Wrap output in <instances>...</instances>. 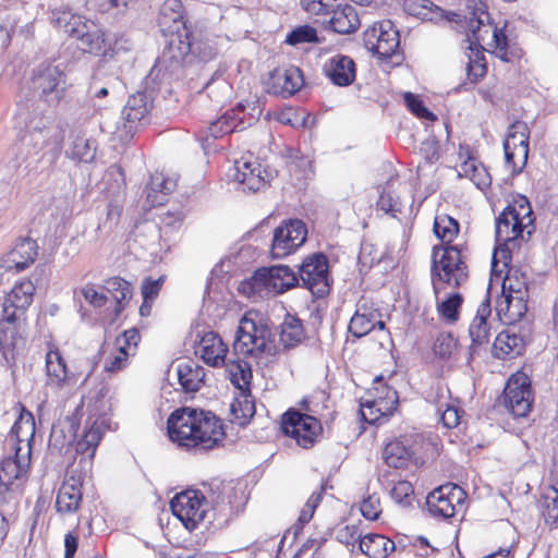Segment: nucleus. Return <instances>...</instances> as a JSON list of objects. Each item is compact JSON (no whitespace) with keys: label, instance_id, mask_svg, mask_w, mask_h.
Listing matches in <instances>:
<instances>
[{"label":"nucleus","instance_id":"f257e3e1","mask_svg":"<svg viewBox=\"0 0 558 558\" xmlns=\"http://www.w3.org/2000/svg\"><path fill=\"white\" fill-rule=\"evenodd\" d=\"M169 439L186 451H209L219 447L225 438V424L211 411L182 407L167 418Z\"/></svg>","mask_w":558,"mask_h":558},{"label":"nucleus","instance_id":"f03ea898","mask_svg":"<svg viewBox=\"0 0 558 558\" xmlns=\"http://www.w3.org/2000/svg\"><path fill=\"white\" fill-rule=\"evenodd\" d=\"M477 2L483 5L481 0H468V7L474 9V15L480 11L475 20L476 27L472 28L473 40L466 64V78L474 85L480 83L488 72L484 51L495 54L505 62H513L521 57V50L506 34V25L498 27L495 23L484 22L482 15L488 14L482 8H477Z\"/></svg>","mask_w":558,"mask_h":558},{"label":"nucleus","instance_id":"7ed1b4c3","mask_svg":"<svg viewBox=\"0 0 558 558\" xmlns=\"http://www.w3.org/2000/svg\"><path fill=\"white\" fill-rule=\"evenodd\" d=\"M234 353L265 365L277 353L269 318L257 310H248L239 322L233 342Z\"/></svg>","mask_w":558,"mask_h":558},{"label":"nucleus","instance_id":"20e7f679","mask_svg":"<svg viewBox=\"0 0 558 558\" xmlns=\"http://www.w3.org/2000/svg\"><path fill=\"white\" fill-rule=\"evenodd\" d=\"M209 506V524L223 529L242 514L248 501L246 484L238 480L211 478L203 484Z\"/></svg>","mask_w":558,"mask_h":558},{"label":"nucleus","instance_id":"39448f33","mask_svg":"<svg viewBox=\"0 0 558 558\" xmlns=\"http://www.w3.org/2000/svg\"><path fill=\"white\" fill-rule=\"evenodd\" d=\"M323 395H311L299 402V409L289 408L280 417V429L284 436L303 449H312L323 437L324 428L318 399Z\"/></svg>","mask_w":558,"mask_h":558},{"label":"nucleus","instance_id":"423d86ee","mask_svg":"<svg viewBox=\"0 0 558 558\" xmlns=\"http://www.w3.org/2000/svg\"><path fill=\"white\" fill-rule=\"evenodd\" d=\"M185 8L181 0H166L159 25L168 38L163 58L182 62L193 51L195 33L192 24L184 19Z\"/></svg>","mask_w":558,"mask_h":558},{"label":"nucleus","instance_id":"0eeeda50","mask_svg":"<svg viewBox=\"0 0 558 558\" xmlns=\"http://www.w3.org/2000/svg\"><path fill=\"white\" fill-rule=\"evenodd\" d=\"M468 252L466 242L456 243L454 246H433L430 279L435 295H438L442 284L460 288L468 281Z\"/></svg>","mask_w":558,"mask_h":558},{"label":"nucleus","instance_id":"6e6552de","mask_svg":"<svg viewBox=\"0 0 558 558\" xmlns=\"http://www.w3.org/2000/svg\"><path fill=\"white\" fill-rule=\"evenodd\" d=\"M52 23L78 43L80 49L96 57H105L111 49L110 43L101 26L82 15L74 14L66 9L52 12Z\"/></svg>","mask_w":558,"mask_h":558},{"label":"nucleus","instance_id":"1a4fd4ad","mask_svg":"<svg viewBox=\"0 0 558 558\" xmlns=\"http://www.w3.org/2000/svg\"><path fill=\"white\" fill-rule=\"evenodd\" d=\"M535 231V216L529 198L517 195L496 218V239L499 242L527 241Z\"/></svg>","mask_w":558,"mask_h":558},{"label":"nucleus","instance_id":"9d476101","mask_svg":"<svg viewBox=\"0 0 558 558\" xmlns=\"http://www.w3.org/2000/svg\"><path fill=\"white\" fill-rule=\"evenodd\" d=\"M298 275L287 265L258 268L240 282L239 293L251 298L258 295H278L298 286Z\"/></svg>","mask_w":558,"mask_h":558},{"label":"nucleus","instance_id":"9b49d317","mask_svg":"<svg viewBox=\"0 0 558 558\" xmlns=\"http://www.w3.org/2000/svg\"><path fill=\"white\" fill-rule=\"evenodd\" d=\"M364 47L380 60H390L396 64L403 61L400 48V34L389 20L375 22L363 33Z\"/></svg>","mask_w":558,"mask_h":558},{"label":"nucleus","instance_id":"f8f14e48","mask_svg":"<svg viewBox=\"0 0 558 558\" xmlns=\"http://www.w3.org/2000/svg\"><path fill=\"white\" fill-rule=\"evenodd\" d=\"M207 494L199 489H185L177 494L170 508L173 515L179 519L190 532L196 530L204 522L209 508L206 507Z\"/></svg>","mask_w":558,"mask_h":558},{"label":"nucleus","instance_id":"ddd939ff","mask_svg":"<svg viewBox=\"0 0 558 558\" xmlns=\"http://www.w3.org/2000/svg\"><path fill=\"white\" fill-rule=\"evenodd\" d=\"M530 128L526 122L515 120L509 125L504 141L505 162L511 174L520 173L527 162Z\"/></svg>","mask_w":558,"mask_h":558},{"label":"nucleus","instance_id":"4468645a","mask_svg":"<svg viewBox=\"0 0 558 558\" xmlns=\"http://www.w3.org/2000/svg\"><path fill=\"white\" fill-rule=\"evenodd\" d=\"M307 239L306 223L301 219H287L274 230L270 245L272 258L281 259L295 253Z\"/></svg>","mask_w":558,"mask_h":558},{"label":"nucleus","instance_id":"2eb2a0df","mask_svg":"<svg viewBox=\"0 0 558 558\" xmlns=\"http://www.w3.org/2000/svg\"><path fill=\"white\" fill-rule=\"evenodd\" d=\"M465 490L457 484L447 483L430 492L426 497V506L432 517L451 519L464 507Z\"/></svg>","mask_w":558,"mask_h":558},{"label":"nucleus","instance_id":"dca6fc26","mask_svg":"<svg viewBox=\"0 0 558 558\" xmlns=\"http://www.w3.org/2000/svg\"><path fill=\"white\" fill-rule=\"evenodd\" d=\"M299 277L303 287L308 289L313 295L323 298L330 291L329 262L322 253L307 255L299 269Z\"/></svg>","mask_w":558,"mask_h":558},{"label":"nucleus","instance_id":"f3484780","mask_svg":"<svg viewBox=\"0 0 558 558\" xmlns=\"http://www.w3.org/2000/svg\"><path fill=\"white\" fill-rule=\"evenodd\" d=\"M505 405L514 417H526L533 408L531 379L524 372L510 376L504 390Z\"/></svg>","mask_w":558,"mask_h":558},{"label":"nucleus","instance_id":"a211bd4d","mask_svg":"<svg viewBox=\"0 0 558 558\" xmlns=\"http://www.w3.org/2000/svg\"><path fill=\"white\" fill-rule=\"evenodd\" d=\"M64 78V73L58 66L41 64L32 71L29 89L44 102H49L52 96L51 99L58 105L63 97L64 89L59 87Z\"/></svg>","mask_w":558,"mask_h":558},{"label":"nucleus","instance_id":"6ab92c4d","mask_svg":"<svg viewBox=\"0 0 558 558\" xmlns=\"http://www.w3.org/2000/svg\"><path fill=\"white\" fill-rule=\"evenodd\" d=\"M140 341L141 333L136 328L124 330L105 352L104 371L116 374L124 369L129 359L136 354Z\"/></svg>","mask_w":558,"mask_h":558},{"label":"nucleus","instance_id":"aec40b11","mask_svg":"<svg viewBox=\"0 0 558 558\" xmlns=\"http://www.w3.org/2000/svg\"><path fill=\"white\" fill-rule=\"evenodd\" d=\"M270 171L252 153H244L235 161L234 180L243 190L258 192L264 190L271 180Z\"/></svg>","mask_w":558,"mask_h":558},{"label":"nucleus","instance_id":"412c9836","mask_svg":"<svg viewBox=\"0 0 558 558\" xmlns=\"http://www.w3.org/2000/svg\"><path fill=\"white\" fill-rule=\"evenodd\" d=\"M45 375L46 385L57 389H62L76 380L64 352L52 341L46 343Z\"/></svg>","mask_w":558,"mask_h":558},{"label":"nucleus","instance_id":"4be33fe9","mask_svg":"<svg viewBox=\"0 0 558 558\" xmlns=\"http://www.w3.org/2000/svg\"><path fill=\"white\" fill-rule=\"evenodd\" d=\"M417 440L413 436L401 435L384 446L383 460L393 469H408L411 465H418L423 460L417 456Z\"/></svg>","mask_w":558,"mask_h":558},{"label":"nucleus","instance_id":"5701e85b","mask_svg":"<svg viewBox=\"0 0 558 558\" xmlns=\"http://www.w3.org/2000/svg\"><path fill=\"white\" fill-rule=\"evenodd\" d=\"M460 178L471 180L480 190H485L492 184V177L486 166L480 160L477 151L469 144H460L458 149Z\"/></svg>","mask_w":558,"mask_h":558},{"label":"nucleus","instance_id":"b1692460","mask_svg":"<svg viewBox=\"0 0 558 558\" xmlns=\"http://www.w3.org/2000/svg\"><path fill=\"white\" fill-rule=\"evenodd\" d=\"M36 287L29 278H22L13 284L11 290L5 293L1 304V312L9 317H22L32 305Z\"/></svg>","mask_w":558,"mask_h":558},{"label":"nucleus","instance_id":"393cba45","mask_svg":"<svg viewBox=\"0 0 558 558\" xmlns=\"http://www.w3.org/2000/svg\"><path fill=\"white\" fill-rule=\"evenodd\" d=\"M38 256L37 242L29 238H20L2 256L1 267L7 271L22 272L33 265Z\"/></svg>","mask_w":558,"mask_h":558},{"label":"nucleus","instance_id":"a878e982","mask_svg":"<svg viewBox=\"0 0 558 558\" xmlns=\"http://www.w3.org/2000/svg\"><path fill=\"white\" fill-rule=\"evenodd\" d=\"M303 85V72L294 65L274 69L267 81L268 92L282 97L294 95Z\"/></svg>","mask_w":558,"mask_h":558},{"label":"nucleus","instance_id":"bb28decb","mask_svg":"<svg viewBox=\"0 0 558 558\" xmlns=\"http://www.w3.org/2000/svg\"><path fill=\"white\" fill-rule=\"evenodd\" d=\"M83 500V478L66 476L56 498V510L60 514H73L78 511Z\"/></svg>","mask_w":558,"mask_h":558},{"label":"nucleus","instance_id":"cd10ccee","mask_svg":"<svg viewBox=\"0 0 558 558\" xmlns=\"http://www.w3.org/2000/svg\"><path fill=\"white\" fill-rule=\"evenodd\" d=\"M375 328L385 330L386 325L381 320V314L378 308L363 302L360 303L354 315L349 323V332L354 338H362Z\"/></svg>","mask_w":558,"mask_h":558},{"label":"nucleus","instance_id":"c85d7f7f","mask_svg":"<svg viewBox=\"0 0 558 558\" xmlns=\"http://www.w3.org/2000/svg\"><path fill=\"white\" fill-rule=\"evenodd\" d=\"M25 337L21 329V319L9 317L1 312L0 316V352L9 361L14 359V352L20 345H24Z\"/></svg>","mask_w":558,"mask_h":558},{"label":"nucleus","instance_id":"c756f323","mask_svg":"<svg viewBox=\"0 0 558 558\" xmlns=\"http://www.w3.org/2000/svg\"><path fill=\"white\" fill-rule=\"evenodd\" d=\"M14 457L4 458L0 463V485L5 489L13 484L15 480L24 477L31 465V449L23 450L22 446H16Z\"/></svg>","mask_w":558,"mask_h":558},{"label":"nucleus","instance_id":"7c9ffc66","mask_svg":"<svg viewBox=\"0 0 558 558\" xmlns=\"http://www.w3.org/2000/svg\"><path fill=\"white\" fill-rule=\"evenodd\" d=\"M492 315L489 295L478 304L474 318L469 327L471 338L470 349L476 352L481 347L486 345L490 339V326L488 319Z\"/></svg>","mask_w":558,"mask_h":558},{"label":"nucleus","instance_id":"2f4dec72","mask_svg":"<svg viewBox=\"0 0 558 558\" xmlns=\"http://www.w3.org/2000/svg\"><path fill=\"white\" fill-rule=\"evenodd\" d=\"M228 352L229 348L227 343L214 331H208L203 335L196 350L202 361L211 367L225 366Z\"/></svg>","mask_w":558,"mask_h":558},{"label":"nucleus","instance_id":"473e14b6","mask_svg":"<svg viewBox=\"0 0 558 558\" xmlns=\"http://www.w3.org/2000/svg\"><path fill=\"white\" fill-rule=\"evenodd\" d=\"M324 73L332 84L341 87L349 86L355 80L356 64L351 57L339 53L327 60Z\"/></svg>","mask_w":558,"mask_h":558},{"label":"nucleus","instance_id":"72a5a7b5","mask_svg":"<svg viewBox=\"0 0 558 558\" xmlns=\"http://www.w3.org/2000/svg\"><path fill=\"white\" fill-rule=\"evenodd\" d=\"M527 299L525 295L500 294L496 301V313L506 325L520 322L527 312Z\"/></svg>","mask_w":558,"mask_h":558},{"label":"nucleus","instance_id":"f704fd0d","mask_svg":"<svg viewBox=\"0 0 558 558\" xmlns=\"http://www.w3.org/2000/svg\"><path fill=\"white\" fill-rule=\"evenodd\" d=\"M149 110L145 93L131 95L122 111L124 128H128L129 132L137 130L143 122L147 121Z\"/></svg>","mask_w":558,"mask_h":558},{"label":"nucleus","instance_id":"c9c22d12","mask_svg":"<svg viewBox=\"0 0 558 558\" xmlns=\"http://www.w3.org/2000/svg\"><path fill=\"white\" fill-rule=\"evenodd\" d=\"M102 428L98 422H94L75 442V451L81 457L80 462L88 464L90 468L95 458L96 450L102 439Z\"/></svg>","mask_w":558,"mask_h":558},{"label":"nucleus","instance_id":"e433bc0d","mask_svg":"<svg viewBox=\"0 0 558 558\" xmlns=\"http://www.w3.org/2000/svg\"><path fill=\"white\" fill-rule=\"evenodd\" d=\"M104 288L114 301V317L120 316L132 299V284L120 276H113L105 280Z\"/></svg>","mask_w":558,"mask_h":558},{"label":"nucleus","instance_id":"4c0bfd02","mask_svg":"<svg viewBox=\"0 0 558 558\" xmlns=\"http://www.w3.org/2000/svg\"><path fill=\"white\" fill-rule=\"evenodd\" d=\"M360 551L367 558H388L396 550V544L379 533H367L360 539Z\"/></svg>","mask_w":558,"mask_h":558},{"label":"nucleus","instance_id":"58836bf2","mask_svg":"<svg viewBox=\"0 0 558 558\" xmlns=\"http://www.w3.org/2000/svg\"><path fill=\"white\" fill-rule=\"evenodd\" d=\"M327 23L333 32L343 35L354 33L361 25L355 8L350 4H338Z\"/></svg>","mask_w":558,"mask_h":558},{"label":"nucleus","instance_id":"ea45409f","mask_svg":"<svg viewBox=\"0 0 558 558\" xmlns=\"http://www.w3.org/2000/svg\"><path fill=\"white\" fill-rule=\"evenodd\" d=\"M238 128V121L233 113L226 112L217 120L213 121L208 126L198 131V140L202 145L209 146L213 141L231 134Z\"/></svg>","mask_w":558,"mask_h":558},{"label":"nucleus","instance_id":"a19ab883","mask_svg":"<svg viewBox=\"0 0 558 558\" xmlns=\"http://www.w3.org/2000/svg\"><path fill=\"white\" fill-rule=\"evenodd\" d=\"M35 436V420L31 412L23 411L11 428L10 439L12 447L22 446L23 450L31 449V441Z\"/></svg>","mask_w":558,"mask_h":558},{"label":"nucleus","instance_id":"79ce46f5","mask_svg":"<svg viewBox=\"0 0 558 558\" xmlns=\"http://www.w3.org/2000/svg\"><path fill=\"white\" fill-rule=\"evenodd\" d=\"M256 412L251 391H240L230 405V422L241 427L246 426Z\"/></svg>","mask_w":558,"mask_h":558},{"label":"nucleus","instance_id":"37998d69","mask_svg":"<svg viewBox=\"0 0 558 558\" xmlns=\"http://www.w3.org/2000/svg\"><path fill=\"white\" fill-rule=\"evenodd\" d=\"M433 231L440 243L435 246H454V240L460 233V223L447 214L437 215L434 219Z\"/></svg>","mask_w":558,"mask_h":558},{"label":"nucleus","instance_id":"c03bdc74","mask_svg":"<svg viewBox=\"0 0 558 558\" xmlns=\"http://www.w3.org/2000/svg\"><path fill=\"white\" fill-rule=\"evenodd\" d=\"M369 398L377 401V405L384 411H396L398 407L397 391L387 385L383 377H376L373 385L365 392Z\"/></svg>","mask_w":558,"mask_h":558},{"label":"nucleus","instance_id":"a18cd8bd","mask_svg":"<svg viewBox=\"0 0 558 558\" xmlns=\"http://www.w3.org/2000/svg\"><path fill=\"white\" fill-rule=\"evenodd\" d=\"M228 378L240 391H251L253 372L251 364L244 360L235 359L225 364Z\"/></svg>","mask_w":558,"mask_h":558},{"label":"nucleus","instance_id":"49530a36","mask_svg":"<svg viewBox=\"0 0 558 558\" xmlns=\"http://www.w3.org/2000/svg\"><path fill=\"white\" fill-rule=\"evenodd\" d=\"M435 390V397L429 396L430 400L434 401L438 405V410L440 413V421L446 428H454L460 424L461 412L460 409L453 404L442 403L440 399H446V395L449 393V390L437 384L432 388Z\"/></svg>","mask_w":558,"mask_h":558},{"label":"nucleus","instance_id":"de8ad7c7","mask_svg":"<svg viewBox=\"0 0 558 558\" xmlns=\"http://www.w3.org/2000/svg\"><path fill=\"white\" fill-rule=\"evenodd\" d=\"M522 348L523 340L521 337L508 330H502L497 335L493 343V354L497 359H511L519 355Z\"/></svg>","mask_w":558,"mask_h":558},{"label":"nucleus","instance_id":"09e8293b","mask_svg":"<svg viewBox=\"0 0 558 558\" xmlns=\"http://www.w3.org/2000/svg\"><path fill=\"white\" fill-rule=\"evenodd\" d=\"M174 182L162 173H155L146 189V198L151 207L161 206L167 202V196L172 192Z\"/></svg>","mask_w":558,"mask_h":558},{"label":"nucleus","instance_id":"8fccbe9b","mask_svg":"<svg viewBox=\"0 0 558 558\" xmlns=\"http://www.w3.org/2000/svg\"><path fill=\"white\" fill-rule=\"evenodd\" d=\"M538 510L545 523L549 527L558 522V487L557 481H551L547 492L543 493L538 500Z\"/></svg>","mask_w":558,"mask_h":558},{"label":"nucleus","instance_id":"3c124183","mask_svg":"<svg viewBox=\"0 0 558 558\" xmlns=\"http://www.w3.org/2000/svg\"><path fill=\"white\" fill-rule=\"evenodd\" d=\"M305 338V330L302 320L295 316L287 315L280 326L279 340L286 348H294Z\"/></svg>","mask_w":558,"mask_h":558},{"label":"nucleus","instance_id":"603ef678","mask_svg":"<svg viewBox=\"0 0 558 558\" xmlns=\"http://www.w3.org/2000/svg\"><path fill=\"white\" fill-rule=\"evenodd\" d=\"M403 10L421 20L436 21L444 16L441 8L432 0H404Z\"/></svg>","mask_w":558,"mask_h":558},{"label":"nucleus","instance_id":"864d4df0","mask_svg":"<svg viewBox=\"0 0 558 558\" xmlns=\"http://www.w3.org/2000/svg\"><path fill=\"white\" fill-rule=\"evenodd\" d=\"M300 4L306 13L327 23L339 3L338 0H300Z\"/></svg>","mask_w":558,"mask_h":558},{"label":"nucleus","instance_id":"5fc2aeb1","mask_svg":"<svg viewBox=\"0 0 558 558\" xmlns=\"http://www.w3.org/2000/svg\"><path fill=\"white\" fill-rule=\"evenodd\" d=\"M395 411H384L377 405V401L364 395L360 400V414L364 422L377 424L383 418L392 415Z\"/></svg>","mask_w":558,"mask_h":558},{"label":"nucleus","instance_id":"6e6d98bb","mask_svg":"<svg viewBox=\"0 0 558 558\" xmlns=\"http://www.w3.org/2000/svg\"><path fill=\"white\" fill-rule=\"evenodd\" d=\"M284 43L295 47L303 44H319L320 38L314 26L304 24L294 27L288 33Z\"/></svg>","mask_w":558,"mask_h":558},{"label":"nucleus","instance_id":"4d7b16f0","mask_svg":"<svg viewBox=\"0 0 558 558\" xmlns=\"http://www.w3.org/2000/svg\"><path fill=\"white\" fill-rule=\"evenodd\" d=\"M463 298L460 293H452L437 304L438 315L448 323H456L460 316Z\"/></svg>","mask_w":558,"mask_h":558},{"label":"nucleus","instance_id":"13d9d810","mask_svg":"<svg viewBox=\"0 0 558 558\" xmlns=\"http://www.w3.org/2000/svg\"><path fill=\"white\" fill-rule=\"evenodd\" d=\"M199 373L198 367H193L189 363H182L178 366L179 383L185 391L194 392L201 388Z\"/></svg>","mask_w":558,"mask_h":558},{"label":"nucleus","instance_id":"bf43d9fd","mask_svg":"<svg viewBox=\"0 0 558 558\" xmlns=\"http://www.w3.org/2000/svg\"><path fill=\"white\" fill-rule=\"evenodd\" d=\"M390 497L401 507H411L415 497L412 483L407 480L397 481L390 489Z\"/></svg>","mask_w":558,"mask_h":558},{"label":"nucleus","instance_id":"052dcab7","mask_svg":"<svg viewBox=\"0 0 558 558\" xmlns=\"http://www.w3.org/2000/svg\"><path fill=\"white\" fill-rule=\"evenodd\" d=\"M377 209L381 210L392 217H397L398 214L402 213L403 204L398 194L395 191L384 189L380 193L376 203Z\"/></svg>","mask_w":558,"mask_h":558},{"label":"nucleus","instance_id":"680f3d73","mask_svg":"<svg viewBox=\"0 0 558 558\" xmlns=\"http://www.w3.org/2000/svg\"><path fill=\"white\" fill-rule=\"evenodd\" d=\"M501 294L529 296V289L525 279L517 272L508 271L501 284Z\"/></svg>","mask_w":558,"mask_h":558},{"label":"nucleus","instance_id":"e2e57ef3","mask_svg":"<svg viewBox=\"0 0 558 558\" xmlns=\"http://www.w3.org/2000/svg\"><path fill=\"white\" fill-rule=\"evenodd\" d=\"M360 511L366 520H378L383 513L380 497L376 493L367 495L360 504Z\"/></svg>","mask_w":558,"mask_h":558},{"label":"nucleus","instance_id":"0e129e2a","mask_svg":"<svg viewBox=\"0 0 558 558\" xmlns=\"http://www.w3.org/2000/svg\"><path fill=\"white\" fill-rule=\"evenodd\" d=\"M407 108L417 118L435 121L436 116L430 112L424 105L420 96L413 93H405L403 96Z\"/></svg>","mask_w":558,"mask_h":558},{"label":"nucleus","instance_id":"69168bd1","mask_svg":"<svg viewBox=\"0 0 558 558\" xmlns=\"http://www.w3.org/2000/svg\"><path fill=\"white\" fill-rule=\"evenodd\" d=\"M363 536L359 524H345L336 532V539L347 547L352 546V548L356 544L360 546V539Z\"/></svg>","mask_w":558,"mask_h":558},{"label":"nucleus","instance_id":"338daca9","mask_svg":"<svg viewBox=\"0 0 558 558\" xmlns=\"http://www.w3.org/2000/svg\"><path fill=\"white\" fill-rule=\"evenodd\" d=\"M166 281V276L161 275L158 278L154 279L151 277H147L143 280L141 292L145 302H153L158 295L159 292Z\"/></svg>","mask_w":558,"mask_h":558},{"label":"nucleus","instance_id":"774afa93","mask_svg":"<svg viewBox=\"0 0 558 558\" xmlns=\"http://www.w3.org/2000/svg\"><path fill=\"white\" fill-rule=\"evenodd\" d=\"M81 294L85 301L95 308L104 307L108 302V296L104 292L98 291L92 283L83 287Z\"/></svg>","mask_w":558,"mask_h":558}]
</instances>
